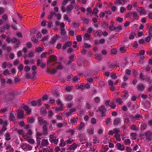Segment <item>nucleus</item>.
Listing matches in <instances>:
<instances>
[{"label":"nucleus","instance_id":"obj_60","mask_svg":"<svg viewBox=\"0 0 152 152\" xmlns=\"http://www.w3.org/2000/svg\"><path fill=\"white\" fill-rule=\"evenodd\" d=\"M3 74L4 75L6 76H7L10 74L9 71L7 69L4 71Z\"/></svg>","mask_w":152,"mask_h":152},{"label":"nucleus","instance_id":"obj_28","mask_svg":"<svg viewBox=\"0 0 152 152\" xmlns=\"http://www.w3.org/2000/svg\"><path fill=\"white\" fill-rule=\"evenodd\" d=\"M56 63L59 64V65L57 66L56 68V70H62L63 69V66L61 65V63L60 62H56Z\"/></svg>","mask_w":152,"mask_h":152},{"label":"nucleus","instance_id":"obj_49","mask_svg":"<svg viewBox=\"0 0 152 152\" xmlns=\"http://www.w3.org/2000/svg\"><path fill=\"white\" fill-rule=\"evenodd\" d=\"M111 77L113 79H115L117 78V77L116 74L113 73H111Z\"/></svg>","mask_w":152,"mask_h":152},{"label":"nucleus","instance_id":"obj_19","mask_svg":"<svg viewBox=\"0 0 152 152\" xmlns=\"http://www.w3.org/2000/svg\"><path fill=\"white\" fill-rule=\"evenodd\" d=\"M59 37V36L56 34L55 37L52 38L51 40L50 41V43L54 44L56 41L57 38Z\"/></svg>","mask_w":152,"mask_h":152},{"label":"nucleus","instance_id":"obj_36","mask_svg":"<svg viewBox=\"0 0 152 152\" xmlns=\"http://www.w3.org/2000/svg\"><path fill=\"white\" fill-rule=\"evenodd\" d=\"M93 143L94 144H96L97 143H98L99 142V139L98 138L96 137H94L93 139Z\"/></svg>","mask_w":152,"mask_h":152},{"label":"nucleus","instance_id":"obj_27","mask_svg":"<svg viewBox=\"0 0 152 152\" xmlns=\"http://www.w3.org/2000/svg\"><path fill=\"white\" fill-rule=\"evenodd\" d=\"M132 15H133V17L135 19L137 20L138 19L137 13L135 11L132 12Z\"/></svg>","mask_w":152,"mask_h":152},{"label":"nucleus","instance_id":"obj_53","mask_svg":"<svg viewBox=\"0 0 152 152\" xmlns=\"http://www.w3.org/2000/svg\"><path fill=\"white\" fill-rule=\"evenodd\" d=\"M79 79L78 76H75L72 78V80L74 82H75L77 81Z\"/></svg>","mask_w":152,"mask_h":152},{"label":"nucleus","instance_id":"obj_37","mask_svg":"<svg viewBox=\"0 0 152 152\" xmlns=\"http://www.w3.org/2000/svg\"><path fill=\"white\" fill-rule=\"evenodd\" d=\"M109 106L112 109L115 108L116 107V105L115 104V103L114 102H111L109 105Z\"/></svg>","mask_w":152,"mask_h":152},{"label":"nucleus","instance_id":"obj_63","mask_svg":"<svg viewBox=\"0 0 152 152\" xmlns=\"http://www.w3.org/2000/svg\"><path fill=\"white\" fill-rule=\"evenodd\" d=\"M116 101L117 103H118L119 104H121L123 102L121 99L119 98L117 99Z\"/></svg>","mask_w":152,"mask_h":152},{"label":"nucleus","instance_id":"obj_14","mask_svg":"<svg viewBox=\"0 0 152 152\" xmlns=\"http://www.w3.org/2000/svg\"><path fill=\"white\" fill-rule=\"evenodd\" d=\"M6 81L5 79L1 78V87L2 88H4L6 86L5 84Z\"/></svg>","mask_w":152,"mask_h":152},{"label":"nucleus","instance_id":"obj_7","mask_svg":"<svg viewBox=\"0 0 152 152\" xmlns=\"http://www.w3.org/2000/svg\"><path fill=\"white\" fill-rule=\"evenodd\" d=\"M137 11L139 12L140 14H145L146 13L145 10V8L142 7H138L137 9Z\"/></svg>","mask_w":152,"mask_h":152},{"label":"nucleus","instance_id":"obj_43","mask_svg":"<svg viewBox=\"0 0 152 152\" xmlns=\"http://www.w3.org/2000/svg\"><path fill=\"white\" fill-rule=\"evenodd\" d=\"M10 134L8 132H7L6 133L5 139L7 140H9L10 139Z\"/></svg>","mask_w":152,"mask_h":152},{"label":"nucleus","instance_id":"obj_15","mask_svg":"<svg viewBox=\"0 0 152 152\" xmlns=\"http://www.w3.org/2000/svg\"><path fill=\"white\" fill-rule=\"evenodd\" d=\"M23 109L26 111V113L29 114L31 112V110L29 109L28 106L27 105L24 106L23 107Z\"/></svg>","mask_w":152,"mask_h":152},{"label":"nucleus","instance_id":"obj_56","mask_svg":"<svg viewBox=\"0 0 152 152\" xmlns=\"http://www.w3.org/2000/svg\"><path fill=\"white\" fill-rule=\"evenodd\" d=\"M36 50L37 52H40L43 50V48L41 47H39L36 48Z\"/></svg>","mask_w":152,"mask_h":152},{"label":"nucleus","instance_id":"obj_38","mask_svg":"<svg viewBox=\"0 0 152 152\" xmlns=\"http://www.w3.org/2000/svg\"><path fill=\"white\" fill-rule=\"evenodd\" d=\"M69 35L72 36H74V34L75 35H76V34H75V31L70 30H69Z\"/></svg>","mask_w":152,"mask_h":152},{"label":"nucleus","instance_id":"obj_23","mask_svg":"<svg viewBox=\"0 0 152 152\" xmlns=\"http://www.w3.org/2000/svg\"><path fill=\"white\" fill-rule=\"evenodd\" d=\"M56 15V13L52 11L50 12V14L48 16V18L49 19H52L53 15L55 16Z\"/></svg>","mask_w":152,"mask_h":152},{"label":"nucleus","instance_id":"obj_51","mask_svg":"<svg viewBox=\"0 0 152 152\" xmlns=\"http://www.w3.org/2000/svg\"><path fill=\"white\" fill-rule=\"evenodd\" d=\"M120 50L121 53H124L126 51V50L124 47H121L120 48Z\"/></svg>","mask_w":152,"mask_h":152},{"label":"nucleus","instance_id":"obj_47","mask_svg":"<svg viewBox=\"0 0 152 152\" xmlns=\"http://www.w3.org/2000/svg\"><path fill=\"white\" fill-rule=\"evenodd\" d=\"M48 97L47 94H45L42 97V100L43 101L47 100L48 99Z\"/></svg>","mask_w":152,"mask_h":152},{"label":"nucleus","instance_id":"obj_18","mask_svg":"<svg viewBox=\"0 0 152 152\" xmlns=\"http://www.w3.org/2000/svg\"><path fill=\"white\" fill-rule=\"evenodd\" d=\"M40 112L41 114L44 116L47 113L46 110L44 107H41V108Z\"/></svg>","mask_w":152,"mask_h":152},{"label":"nucleus","instance_id":"obj_46","mask_svg":"<svg viewBox=\"0 0 152 152\" xmlns=\"http://www.w3.org/2000/svg\"><path fill=\"white\" fill-rule=\"evenodd\" d=\"M30 67L28 66H26L24 67V69L25 72H26L29 71L30 70Z\"/></svg>","mask_w":152,"mask_h":152},{"label":"nucleus","instance_id":"obj_10","mask_svg":"<svg viewBox=\"0 0 152 152\" xmlns=\"http://www.w3.org/2000/svg\"><path fill=\"white\" fill-rule=\"evenodd\" d=\"M116 146L117 147V149L120 151H123L125 148L124 146L123 145H122L120 143H117Z\"/></svg>","mask_w":152,"mask_h":152},{"label":"nucleus","instance_id":"obj_50","mask_svg":"<svg viewBox=\"0 0 152 152\" xmlns=\"http://www.w3.org/2000/svg\"><path fill=\"white\" fill-rule=\"evenodd\" d=\"M117 50L116 49H113L111 50L112 54L115 55L117 53Z\"/></svg>","mask_w":152,"mask_h":152},{"label":"nucleus","instance_id":"obj_11","mask_svg":"<svg viewBox=\"0 0 152 152\" xmlns=\"http://www.w3.org/2000/svg\"><path fill=\"white\" fill-rule=\"evenodd\" d=\"M146 139L148 140H151L152 133L150 131H148L147 132L145 133Z\"/></svg>","mask_w":152,"mask_h":152},{"label":"nucleus","instance_id":"obj_6","mask_svg":"<svg viewBox=\"0 0 152 152\" xmlns=\"http://www.w3.org/2000/svg\"><path fill=\"white\" fill-rule=\"evenodd\" d=\"M17 116L19 119H22L24 117V112L23 110H18L17 113Z\"/></svg>","mask_w":152,"mask_h":152},{"label":"nucleus","instance_id":"obj_54","mask_svg":"<svg viewBox=\"0 0 152 152\" xmlns=\"http://www.w3.org/2000/svg\"><path fill=\"white\" fill-rule=\"evenodd\" d=\"M73 141V139L71 138H69L66 141V143L67 144H70L72 143Z\"/></svg>","mask_w":152,"mask_h":152},{"label":"nucleus","instance_id":"obj_22","mask_svg":"<svg viewBox=\"0 0 152 152\" xmlns=\"http://www.w3.org/2000/svg\"><path fill=\"white\" fill-rule=\"evenodd\" d=\"M9 65H10L11 67L12 66V65L11 64H10V63H7L6 62H4L2 63V66L3 69H5Z\"/></svg>","mask_w":152,"mask_h":152},{"label":"nucleus","instance_id":"obj_3","mask_svg":"<svg viewBox=\"0 0 152 152\" xmlns=\"http://www.w3.org/2000/svg\"><path fill=\"white\" fill-rule=\"evenodd\" d=\"M99 111L102 114L101 116L104 117L106 116V113L107 112V110L104 105L100 106L99 108Z\"/></svg>","mask_w":152,"mask_h":152},{"label":"nucleus","instance_id":"obj_52","mask_svg":"<svg viewBox=\"0 0 152 152\" xmlns=\"http://www.w3.org/2000/svg\"><path fill=\"white\" fill-rule=\"evenodd\" d=\"M84 126V124L82 122H81L80 123V126H79V129L80 130H81L82 129Z\"/></svg>","mask_w":152,"mask_h":152},{"label":"nucleus","instance_id":"obj_35","mask_svg":"<svg viewBox=\"0 0 152 152\" xmlns=\"http://www.w3.org/2000/svg\"><path fill=\"white\" fill-rule=\"evenodd\" d=\"M108 24L105 22H104L102 25V27L104 29L107 28H108Z\"/></svg>","mask_w":152,"mask_h":152},{"label":"nucleus","instance_id":"obj_44","mask_svg":"<svg viewBox=\"0 0 152 152\" xmlns=\"http://www.w3.org/2000/svg\"><path fill=\"white\" fill-rule=\"evenodd\" d=\"M6 149L7 150H9L12 152L13 151V149L12 147L10 145H7V146Z\"/></svg>","mask_w":152,"mask_h":152},{"label":"nucleus","instance_id":"obj_64","mask_svg":"<svg viewBox=\"0 0 152 152\" xmlns=\"http://www.w3.org/2000/svg\"><path fill=\"white\" fill-rule=\"evenodd\" d=\"M116 20L119 22H121L123 20V19L119 17H117L116 18Z\"/></svg>","mask_w":152,"mask_h":152},{"label":"nucleus","instance_id":"obj_1","mask_svg":"<svg viewBox=\"0 0 152 152\" xmlns=\"http://www.w3.org/2000/svg\"><path fill=\"white\" fill-rule=\"evenodd\" d=\"M20 94V93L14 91H11L9 94L4 96L3 98V101L5 103H9L13 102V100L16 102L17 101L16 98L14 97Z\"/></svg>","mask_w":152,"mask_h":152},{"label":"nucleus","instance_id":"obj_42","mask_svg":"<svg viewBox=\"0 0 152 152\" xmlns=\"http://www.w3.org/2000/svg\"><path fill=\"white\" fill-rule=\"evenodd\" d=\"M137 134L136 133H132L130 135L132 137V138L133 140H136V137Z\"/></svg>","mask_w":152,"mask_h":152},{"label":"nucleus","instance_id":"obj_12","mask_svg":"<svg viewBox=\"0 0 152 152\" xmlns=\"http://www.w3.org/2000/svg\"><path fill=\"white\" fill-rule=\"evenodd\" d=\"M11 42L12 43H16V45H20V42L19 40L16 38H12L11 39Z\"/></svg>","mask_w":152,"mask_h":152},{"label":"nucleus","instance_id":"obj_39","mask_svg":"<svg viewBox=\"0 0 152 152\" xmlns=\"http://www.w3.org/2000/svg\"><path fill=\"white\" fill-rule=\"evenodd\" d=\"M150 104L149 103H146L144 106V110H147L150 107Z\"/></svg>","mask_w":152,"mask_h":152},{"label":"nucleus","instance_id":"obj_5","mask_svg":"<svg viewBox=\"0 0 152 152\" xmlns=\"http://www.w3.org/2000/svg\"><path fill=\"white\" fill-rule=\"evenodd\" d=\"M49 58L50 60L47 61V64H49V63H51V61L56 62L57 61V57L55 55H51L49 56Z\"/></svg>","mask_w":152,"mask_h":152},{"label":"nucleus","instance_id":"obj_41","mask_svg":"<svg viewBox=\"0 0 152 152\" xmlns=\"http://www.w3.org/2000/svg\"><path fill=\"white\" fill-rule=\"evenodd\" d=\"M124 142L126 145H129L130 144L131 141L129 139H127L124 140Z\"/></svg>","mask_w":152,"mask_h":152},{"label":"nucleus","instance_id":"obj_20","mask_svg":"<svg viewBox=\"0 0 152 152\" xmlns=\"http://www.w3.org/2000/svg\"><path fill=\"white\" fill-rule=\"evenodd\" d=\"M17 132L19 134H22L23 137L26 139V136L24 135V131L22 129L18 130H17Z\"/></svg>","mask_w":152,"mask_h":152},{"label":"nucleus","instance_id":"obj_33","mask_svg":"<svg viewBox=\"0 0 152 152\" xmlns=\"http://www.w3.org/2000/svg\"><path fill=\"white\" fill-rule=\"evenodd\" d=\"M60 33L61 35L62 36H65L66 34V32L64 28H61Z\"/></svg>","mask_w":152,"mask_h":152},{"label":"nucleus","instance_id":"obj_13","mask_svg":"<svg viewBox=\"0 0 152 152\" xmlns=\"http://www.w3.org/2000/svg\"><path fill=\"white\" fill-rule=\"evenodd\" d=\"M73 7L72 4L69 5L67 6L66 10L67 13H69L71 12V11L73 9Z\"/></svg>","mask_w":152,"mask_h":152},{"label":"nucleus","instance_id":"obj_61","mask_svg":"<svg viewBox=\"0 0 152 152\" xmlns=\"http://www.w3.org/2000/svg\"><path fill=\"white\" fill-rule=\"evenodd\" d=\"M140 135L141 139H144L145 138H146V137L145 133L140 134Z\"/></svg>","mask_w":152,"mask_h":152},{"label":"nucleus","instance_id":"obj_9","mask_svg":"<svg viewBox=\"0 0 152 152\" xmlns=\"http://www.w3.org/2000/svg\"><path fill=\"white\" fill-rule=\"evenodd\" d=\"M72 44V43L71 42H66L63 45L62 49L64 50L66 49L67 48L70 47Z\"/></svg>","mask_w":152,"mask_h":152},{"label":"nucleus","instance_id":"obj_29","mask_svg":"<svg viewBox=\"0 0 152 152\" xmlns=\"http://www.w3.org/2000/svg\"><path fill=\"white\" fill-rule=\"evenodd\" d=\"M95 59L100 61L102 60V57L101 54H97L95 55Z\"/></svg>","mask_w":152,"mask_h":152},{"label":"nucleus","instance_id":"obj_45","mask_svg":"<svg viewBox=\"0 0 152 152\" xmlns=\"http://www.w3.org/2000/svg\"><path fill=\"white\" fill-rule=\"evenodd\" d=\"M115 137L116 139V140L118 141L121 140V138H120V135L118 134H115Z\"/></svg>","mask_w":152,"mask_h":152},{"label":"nucleus","instance_id":"obj_48","mask_svg":"<svg viewBox=\"0 0 152 152\" xmlns=\"http://www.w3.org/2000/svg\"><path fill=\"white\" fill-rule=\"evenodd\" d=\"M23 65L21 64H20L18 67V69L20 71L22 70L23 69Z\"/></svg>","mask_w":152,"mask_h":152},{"label":"nucleus","instance_id":"obj_4","mask_svg":"<svg viewBox=\"0 0 152 152\" xmlns=\"http://www.w3.org/2000/svg\"><path fill=\"white\" fill-rule=\"evenodd\" d=\"M55 135L54 134H50L49 136V140L52 143H54L55 144H57L58 140V139L56 138Z\"/></svg>","mask_w":152,"mask_h":152},{"label":"nucleus","instance_id":"obj_2","mask_svg":"<svg viewBox=\"0 0 152 152\" xmlns=\"http://www.w3.org/2000/svg\"><path fill=\"white\" fill-rule=\"evenodd\" d=\"M38 121L39 122L40 124H43L42 126L43 132L42 135L46 136L48 134V123L47 121L43 119H41L40 118H38Z\"/></svg>","mask_w":152,"mask_h":152},{"label":"nucleus","instance_id":"obj_8","mask_svg":"<svg viewBox=\"0 0 152 152\" xmlns=\"http://www.w3.org/2000/svg\"><path fill=\"white\" fill-rule=\"evenodd\" d=\"M69 58L70 60L66 64V65H69L75 60V56L73 55H71L69 57Z\"/></svg>","mask_w":152,"mask_h":152},{"label":"nucleus","instance_id":"obj_21","mask_svg":"<svg viewBox=\"0 0 152 152\" xmlns=\"http://www.w3.org/2000/svg\"><path fill=\"white\" fill-rule=\"evenodd\" d=\"M73 96L70 95H66L65 98V100L67 101H70L72 99Z\"/></svg>","mask_w":152,"mask_h":152},{"label":"nucleus","instance_id":"obj_62","mask_svg":"<svg viewBox=\"0 0 152 152\" xmlns=\"http://www.w3.org/2000/svg\"><path fill=\"white\" fill-rule=\"evenodd\" d=\"M84 89H85L84 86L82 85L80 86H78V88H77V89L78 90L80 89L81 91H83Z\"/></svg>","mask_w":152,"mask_h":152},{"label":"nucleus","instance_id":"obj_32","mask_svg":"<svg viewBox=\"0 0 152 152\" xmlns=\"http://www.w3.org/2000/svg\"><path fill=\"white\" fill-rule=\"evenodd\" d=\"M118 66L115 64H108V66L110 69V70H111L115 67H117Z\"/></svg>","mask_w":152,"mask_h":152},{"label":"nucleus","instance_id":"obj_16","mask_svg":"<svg viewBox=\"0 0 152 152\" xmlns=\"http://www.w3.org/2000/svg\"><path fill=\"white\" fill-rule=\"evenodd\" d=\"M78 120L77 118H71L70 119L69 123L70 124H77V121Z\"/></svg>","mask_w":152,"mask_h":152},{"label":"nucleus","instance_id":"obj_24","mask_svg":"<svg viewBox=\"0 0 152 152\" xmlns=\"http://www.w3.org/2000/svg\"><path fill=\"white\" fill-rule=\"evenodd\" d=\"M120 122V119L119 118H117L114 120L113 124L114 125H117Z\"/></svg>","mask_w":152,"mask_h":152},{"label":"nucleus","instance_id":"obj_58","mask_svg":"<svg viewBox=\"0 0 152 152\" xmlns=\"http://www.w3.org/2000/svg\"><path fill=\"white\" fill-rule=\"evenodd\" d=\"M55 16L57 17V19L58 20H59L61 18V15L59 13H58L57 14H56Z\"/></svg>","mask_w":152,"mask_h":152},{"label":"nucleus","instance_id":"obj_55","mask_svg":"<svg viewBox=\"0 0 152 152\" xmlns=\"http://www.w3.org/2000/svg\"><path fill=\"white\" fill-rule=\"evenodd\" d=\"M91 46L90 45H88V44L85 43L84 44L83 48H89L91 47Z\"/></svg>","mask_w":152,"mask_h":152},{"label":"nucleus","instance_id":"obj_30","mask_svg":"<svg viewBox=\"0 0 152 152\" xmlns=\"http://www.w3.org/2000/svg\"><path fill=\"white\" fill-rule=\"evenodd\" d=\"M147 126V124L146 123H144L142 124L140 129L142 130H143L145 129Z\"/></svg>","mask_w":152,"mask_h":152},{"label":"nucleus","instance_id":"obj_17","mask_svg":"<svg viewBox=\"0 0 152 152\" xmlns=\"http://www.w3.org/2000/svg\"><path fill=\"white\" fill-rule=\"evenodd\" d=\"M49 142L47 140L43 139L42 140L41 145L43 146H46L48 145Z\"/></svg>","mask_w":152,"mask_h":152},{"label":"nucleus","instance_id":"obj_40","mask_svg":"<svg viewBox=\"0 0 152 152\" xmlns=\"http://www.w3.org/2000/svg\"><path fill=\"white\" fill-rule=\"evenodd\" d=\"M25 139L27 140L28 142L31 144H34V141L32 139H28L26 138Z\"/></svg>","mask_w":152,"mask_h":152},{"label":"nucleus","instance_id":"obj_26","mask_svg":"<svg viewBox=\"0 0 152 152\" xmlns=\"http://www.w3.org/2000/svg\"><path fill=\"white\" fill-rule=\"evenodd\" d=\"M137 88V90L139 91H142L145 88V87L142 84L138 85Z\"/></svg>","mask_w":152,"mask_h":152},{"label":"nucleus","instance_id":"obj_25","mask_svg":"<svg viewBox=\"0 0 152 152\" xmlns=\"http://www.w3.org/2000/svg\"><path fill=\"white\" fill-rule=\"evenodd\" d=\"M77 147V145L74 143L71 145L69 148L70 150H75Z\"/></svg>","mask_w":152,"mask_h":152},{"label":"nucleus","instance_id":"obj_34","mask_svg":"<svg viewBox=\"0 0 152 152\" xmlns=\"http://www.w3.org/2000/svg\"><path fill=\"white\" fill-rule=\"evenodd\" d=\"M53 95L56 98H57L59 96L58 92L55 91L53 92Z\"/></svg>","mask_w":152,"mask_h":152},{"label":"nucleus","instance_id":"obj_59","mask_svg":"<svg viewBox=\"0 0 152 152\" xmlns=\"http://www.w3.org/2000/svg\"><path fill=\"white\" fill-rule=\"evenodd\" d=\"M61 143L59 145V146L61 147H63L66 145L65 142H64L63 140H61Z\"/></svg>","mask_w":152,"mask_h":152},{"label":"nucleus","instance_id":"obj_31","mask_svg":"<svg viewBox=\"0 0 152 152\" xmlns=\"http://www.w3.org/2000/svg\"><path fill=\"white\" fill-rule=\"evenodd\" d=\"M13 112H11L10 114L9 118L10 121H13L15 119V116L13 113Z\"/></svg>","mask_w":152,"mask_h":152},{"label":"nucleus","instance_id":"obj_57","mask_svg":"<svg viewBox=\"0 0 152 152\" xmlns=\"http://www.w3.org/2000/svg\"><path fill=\"white\" fill-rule=\"evenodd\" d=\"M28 122L31 123H33L34 121V119L32 118H28Z\"/></svg>","mask_w":152,"mask_h":152}]
</instances>
